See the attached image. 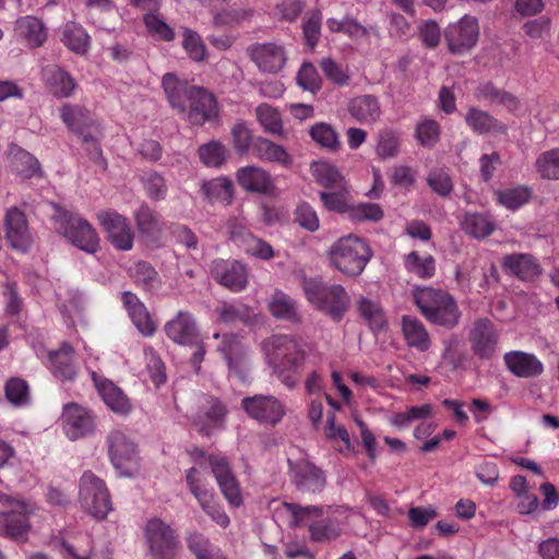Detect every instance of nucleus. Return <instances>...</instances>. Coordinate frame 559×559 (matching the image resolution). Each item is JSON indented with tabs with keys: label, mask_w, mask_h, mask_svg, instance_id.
<instances>
[{
	"label": "nucleus",
	"mask_w": 559,
	"mask_h": 559,
	"mask_svg": "<svg viewBox=\"0 0 559 559\" xmlns=\"http://www.w3.org/2000/svg\"><path fill=\"white\" fill-rule=\"evenodd\" d=\"M248 55L263 72L276 73L286 62L284 48L274 43L253 44L248 48Z\"/></svg>",
	"instance_id": "393cba45"
},
{
	"label": "nucleus",
	"mask_w": 559,
	"mask_h": 559,
	"mask_svg": "<svg viewBox=\"0 0 559 559\" xmlns=\"http://www.w3.org/2000/svg\"><path fill=\"white\" fill-rule=\"evenodd\" d=\"M413 300L423 317L431 324L448 330L459 324L461 311L454 297L448 292L429 286L416 287L413 290Z\"/></svg>",
	"instance_id": "f03ea898"
},
{
	"label": "nucleus",
	"mask_w": 559,
	"mask_h": 559,
	"mask_svg": "<svg viewBox=\"0 0 559 559\" xmlns=\"http://www.w3.org/2000/svg\"><path fill=\"white\" fill-rule=\"evenodd\" d=\"M347 111L354 120L367 126L376 123L382 115L379 98L370 94L353 97L348 102Z\"/></svg>",
	"instance_id": "7c9ffc66"
},
{
	"label": "nucleus",
	"mask_w": 559,
	"mask_h": 559,
	"mask_svg": "<svg viewBox=\"0 0 559 559\" xmlns=\"http://www.w3.org/2000/svg\"><path fill=\"white\" fill-rule=\"evenodd\" d=\"M226 414L225 405L218 399L210 396L200 407L193 425L201 435L210 437L214 430L224 427Z\"/></svg>",
	"instance_id": "a878e982"
},
{
	"label": "nucleus",
	"mask_w": 559,
	"mask_h": 559,
	"mask_svg": "<svg viewBox=\"0 0 559 559\" xmlns=\"http://www.w3.org/2000/svg\"><path fill=\"white\" fill-rule=\"evenodd\" d=\"M536 167L543 178L559 180V150L544 152L537 158Z\"/></svg>",
	"instance_id": "774afa93"
},
{
	"label": "nucleus",
	"mask_w": 559,
	"mask_h": 559,
	"mask_svg": "<svg viewBox=\"0 0 559 559\" xmlns=\"http://www.w3.org/2000/svg\"><path fill=\"white\" fill-rule=\"evenodd\" d=\"M372 255L369 243L355 235L341 237L329 250L331 265L349 277L360 275Z\"/></svg>",
	"instance_id": "20e7f679"
},
{
	"label": "nucleus",
	"mask_w": 559,
	"mask_h": 559,
	"mask_svg": "<svg viewBox=\"0 0 559 559\" xmlns=\"http://www.w3.org/2000/svg\"><path fill=\"white\" fill-rule=\"evenodd\" d=\"M241 406L250 418L271 427L280 424L286 415L285 405L274 395L247 396L242 399Z\"/></svg>",
	"instance_id": "9b49d317"
},
{
	"label": "nucleus",
	"mask_w": 559,
	"mask_h": 559,
	"mask_svg": "<svg viewBox=\"0 0 559 559\" xmlns=\"http://www.w3.org/2000/svg\"><path fill=\"white\" fill-rule=\"evenodd\" d=\"M479 37V24L475 16L465 14L451 23L444 31V38L451 53H463L476 46Z\"/></svg>",
	"instance_id": "4468645a"
},
{
	"label": "nucleus",
	"mask_w": 559,
	"mask_h": 559,
	"mask_svg": "<svg viewBox=\"0 0 559 559\" xmlns=\"http://www.w3.org/2000/svg\"><path fill=\"white\" fill-rule=\"evenodd\" d=\"M531 199V191L525 187H516L498 192V201L509 210H518Z\"/></svg>",
	"instance_id": "338daca9"
},
{
	"label": "nucleus",
	"mask_w": 559,
	"mask_h": 559,
	"mask_svg": "<svg viewBox=\"0 0 559 559\" xmlns=\"http://www.w3.org/2000/svg\"><path fill=\"white\" fill-rule=\"evenodd\" d=\"M53 221L58 234L67 238L73 246L95 253L99 248V237L92 224L79 214L57 206Z\"/></svg>",
	"instance_id": "423d86ee"
},
{
	"label": "nucleus",
	"mask_w": 559,
	"mask_h": 559,
	"mask_svg": "<svg viewBox=\"0 0 559 559\" xmlns=\"http://www.w3.org/2000/svg\"><path fill=\"white\" fill-rule=\"evenodd\" d=\"M405 269L420 278H431L436 272V260L431 254L420 255L412 251L405 257Z\"/></svg>",
	"instance_id": "de8ad7c7"
},
{
	"label": "nucleus",
	"mask_w": 559,
	"mask_h": 559,
	"mask_svg": "<svg viewBox=\"0 0 559 559\" xmlns=\"http://www.w3.org/2000/svg\"><path fill=\"white\" fill-rule=\"evenodd\" d=\"M358 311L372 331H380L385 326L384 312L378 302L361 297L358 300Z\"/></svg>",
	"instance_id": "6e6d98bb"
},
{
	"label": "nucleus",
	"mask_w": 559,
	"mask_h": 559,
	"mask_svg": "<svg viewBox=\"0 0 559 559\" xmlns=\"http://www.w3.org/2000/svg\"><path fill=\"white\" fill-rule=\"evenodd\" d=\"M17 29L31 48L40 47L47 39L44 23L35 16H24L17 21Z\"/></svg>",
	"instance_id": "c03bdc74"
},
{
	"label": "nucleus",
	"mask_w": 559,
	"mask_h": 559,
	"mask_svg": "<svg viewBox=\"0 0 559 559\" xmlns=\"http://www.w3.org/2000/svg\"><path fill=\"white\" fill-rule=\"evenodd\" d=\"M310 170L317 183L326 190L348 186L337 167L328 162H314L311 164Z\"/></svg>",
	"instance_id": "37998d69"
},
{
	"label": "nucleus",
	"mask_w": 559,
	"mask_h": 559,
	"mask_svg": "<svg viewBox=\"0 0 559 559\" xmlns=\"http://www.w3.org/2000/svg\"><path fill=\"white\" fill-rule=\"evenodd\" d=\"M252 155L265 162L277 163L284 167H290L293 158L288 152L265 138L258 136L252 143Z\"/></svg>",
	"instance_id": "ea45409f"
},
{
	"label": "nucleus",
	"mask_w": 559,
	"mask_h": 559,
	"mask_svg": "<svg viewBox=\"0 0 559 559\" xmlns=\"http://www.w3.org/2000/svg\"><path fill=\"white\" fill-rule=\"evenodd\" d=\"M228 228L230 239L241 248L245 253L263 261H269L274 257L272 246L267 241L254 236L243 225L231 222Z\"/></svg>",
	"instance_id": "aec40b11"
},
{
	"label": "nucleus",
	"mask_w": 559,
	"mask_h": 559,
	"mask_svg": "<svg viewBox=\"0 0 559 559\" xmlns=\"http://www.w3.org/2000/svg\"><path fill=\"white\" fill-rule=\"evenodd\" d=\"M162 86L169 106L180 111H187V104L197 86L190 85L187 81L180 80L175 73H166L162 79Z\"/></svg>",
	"instance_id": "c85d7f7f"
},
{
	"label": "nucleus",
	"mask_w": 559,
	"mask_h": 559,
	"mask_svg": "<svg viewBox=\"0 0 559 559\" xmlns=\"http://www.w3.org/2000/svg\"><path fill=\"white\" fill-rule=\"evenodd\" d=\"M46 88L57 98H68L76 87L72 75L58 64H48L41 71Z\"/></svg>",
	"instance_id": "c756f323"
},
{
	"label": "nucleus",
	"mask_w": 559,
	"mask_h": 559,
	"mask_svg": "<svg viewBox=\"0 0 559 559\" xmlns=\"http://www.w3.org/2000/svg\"><path fill=\"white\" fill-rule=\"evenodd\" d=\"M307 300L318 310L340 321L349 308V296L340 284H326L321 280L310 278L304 282Z\"/></svg>",
	"instance_id": "39448f33"
},
{
	"label": "nucleus",
	"mask_w": 559,
	"mask_h": 559,
	"mask_svg": "<svg viewBox=\"0 0 559 559\" xmlns=\"http://www.w3.org/2000/svg\"><path fill=\"white\" fill-rule=\"evenodd\" d=\"M164 330L167 337L176 344L193 346L200 342L195 319L188 311H179L165 324Z\"/></svg>",
	"instance_id": "4be33fe9"
},
{
	"label": "nucleus",
	"mask_w": 559,
	"mask_h": 559,
	"mask_svg": "<svg viewBox=\"0 0 559 559\" xmlns=\"http://www.w3.org/2000/svg\"><path fill=\"white\" fill-rule=\"evenodd\" d=\"M216 312L218 319L227 324L237 322L249 323L253 317L251 308L241 302H223L216 309Z\"/></svg>",
	"instance_id": "603ef678"
},
{
	"label": "nucleus",
	"mask_w": 559,
	"mask_h": 559,
	"mask_svg": "<svg viewBox=\"0 0 559 559\" xmlns=\"http://www.w3.org/2000/svg\"><path fill=\"white\" fill-rule=\"evenodd\" d=\"M319 197L326 210L340 214H349L352 205L349 204L348 186L334 190L321 191Z\"/></svg>",
	"instance_id": "49530a36"
},
{
	"label": "nucleus",
	"mask_w": 559,
	"mask_h": 559,
	"mask_svg": "<svg viewBox=\"0 0 559 559\" xmlns=\"http://www.w3.org/2000/svg\"><path fill=\"white\" fill-rule=\"evenodd\" d=\"M432 414V405L427 403L418 406L408 407L405 412L394 413L390 417L389 423L397 429H405L414 420L426 419L428 417H431Z\"/></svg>",
	"instance_id": "8fccbe9b"
},
{
	"label": "nucleus",
	"mask_w": 559,
	"mask_h": 559,
	"mask_svg": "<svg viewBox=\"0 0 559 559\" xmlns=\"http://www.w3.org/2000/svg\"><path fill=\"white\" fill-rule=\"evenodd\" d=\"M204 194L212 201H228L234 193L231 180L225 177L205 182L202 187Z\"/></svg>",
	"instance_id": "680f3d73"
},
{
	"label": "nucleus",
	"mask_w": 559,
	"mask_h": 559,
	"mask_svg": "<svg viewBox=\"0 0 559 559\" xmlns=\"http://www.w3.org/2000/svg\"><path fill=\"white\" fill-rule=\"evenodd\" d=\"M503 362L510 373L521 379H535L545 371L543 361L535 354L524 350L507 352Z\"/></svg>",
	"instance_id": "5701e85b"
},
{
	"label": "nucleus",
	"mask_w": 559,
	"mask_h": 559,
	"mask_svg": "<svg viewBox=\"0 0 559 559\" xmlns=\"http://www.w3.org/2000/svg\"><path fill=\"white\" fill-rule=\"evenodd\" d=\"M145 540L153 559H174L179 546L175 531L163 520L154 518L145 525Z\"/></svg>",
	"instance_id": "9d476101"
},
{
	"label": "nucleus",
	"mask_w": 559,
	"mask_h": 559,
	"mask_svg": "<svg viewBox=\"0 0 559 559\" xmlns=\"http://www.w3.org/2000/svg\"><path fill=\"white\" fill-rule=\"evenodd\" d=\"M63 420L64 431L72 440L83 438L94 430V419L91 413L75 403L64 406Z\"/></svg>",
	"instance_id": "bb28decb"
},
{
	"label": "nucleus",
	"mask_w": 559,
	"mask_h": 559,
	"mask_svg": "<svg viewBox=\"0 0 559 559\" xmlns=\"http://www.w3.org/2000/svg\"><path fill=\"white\" fill-rule=\"evenodd\" d=\"M130 276L145 290L158 287L160 280L156 270L146 261H138L130 267Z\"/></svg>",
	"instance_id": "3c124183"
},
{
	"label": "nucleus",
	"mask_w": 559,
	"mask_h": 559,
	"mask_svg": "<svg viewBox=\"0 0 559 559\" xmlns=\"http://www.w3.org/2000/svg\"><path fill=\"white\" fill-rule=\"evenodd\" d=\"M60 118L68 129L82 136L84 142H93L96 155L102 154L94 138L87 132L93 126L94 120L91 112L85 107L74 104H63L60 108Z\"/></svg>",
	"instance_id": "412c9836"
},
{
	"label": "nucleus",
	"mask_w": 559,
	"mask_h": 559,
	"mask_svg": "<svg viewBox=\"0 0 559 559\" xmlns=\"http://www.w3.org/2000/svg\"><path fill=\"white\" fill-rule=\"evenodd\" d=\"M213 278L231 292L238 293L248 284V271L239 261L215 260L211 266Z\"/></svg>",
	"instance_id": "6ab92c4d"
},
{
	"label": "nucleus",
	"mask_w": 559,
	"mask_h": 559,
	"mask_svg": "<svg viewBox=\"0 0 559 559\" xmlns=\"http://www.w3.org/2000/svg\"><path fill=\"white\" fill-rule=\"evenodd\" d=\"M135 222L139 231L143 235L155 237L160 231L158 218L147 205H142L136 211Z\"/></svg>",
	"instance_id": "e2e57ef3"
},
{
	"label": "nucleus",
	"mask_w": 559,
	"mask_h": 559,
	"mask_svg": "<svg viewBox=\"0 0 559 559\" xmlns=\"http://www.w3.org/2000/svg\"><path fill=\"white\" fill-rule=\"evenodd\" d=\"M147 33L156 40L170 43L175 39V31L156 13H146L143 16Z\"/></svg>",
	"instance_id": "13d9d810"
},
{
	"label": "nucleus",
	"mask_w": 559,
	"mask_h": 559,
	"mask_svg": "<svg viewBox=\"0 0 559 559\" xmlns=\"http://www.w3.org/2000/svg\"><path fill=\"white\" fill-rule=\"evenodd\" d=\"M209 463L222 495L231 507H239L242 503V496L239 483L236 479L228 459L222 455L211 454L209 456Z\"/></svg>",
	"instance_id": "dca6fc26"
},
{
	"label": "nucleus",
	"mask_w": 559,
	"mask_h": 559,
	"mask_svg": "<svg viewBox=\"0 0 559 559\" xmlns=\"http://www.w3.org/2000/svg\"><path fill=\"white\" fill-rule=\"evenodd\" d=\"M60 40L72 52L84 56L91 46V37L79 23L69 21L60 27Z\"/></svg>",
	"instance_id": "c9c22d12"
},
{
	"label": "nucleus",
	"mask_w": 559,
	"mask_h": 559,
	"mask_svg": "<svg viewBox=\"0 0 559 559\" xmlns=\"http://www.w3.org/2000/svg\"><path fill=\"white\" fill-rule=\"evenodd\" d=\"M402 331L406 344L416 348L418 352H427L431 346V341L426 326L420 320L411 316L402 317Z\"/></svg>",
	"instance_id": "58836bf2"
},
{
	"label": "nucleus",
	"mask_w": 559,
	"mask_h": 559,
	"mask_svg": "<svg viewBox=\"0 0 559 559\" xmlns=\"http://www.w3.org/2000/svg\"><path fill=\"white\" fill-rule=\"evenodd\" d=\"M7 400L16 407L26 406L29 403V385L20 377L10 378L4 384Z\"/></svg>",
	"instance_id": "864d4df0"
},
{
	"label": "nucleus",
	"mask_w": 559,
	"mask_h": 559,
	"mask_svg": "<svg viewBox=\"0 0 559 559\" xmlns=\"http://www.w3.org/2000/svg\"><path fill=\"white\" fill-rule=\"evenodd\" d=\"M4 231L9 245L21 252H26L32 243L28 224L24 212L16 206H12L7 211L4 217Z\"/></svg>",
	"instance_id": "a211bd4d"
},
{
	"label": "nucleus",
	"mask_w": 559,
	"mask_h": 559,
	"mask_svg": "<svg viewBox=\"0 0 559 559\" xmlns=\"http://www.w3.org/2000/svg\"><path fill=\"white\" fill-rule=\"evenodd\" d=\"M271 314L283 321L298 323L301 321V314L297 301L282 290H276L269 302Z\"/></svg>",
	"instance_id": "a19ab883"
},
{
	"label": "nucleus",
	"mask_w": 559,
	"mask_h": 559,
	"mask_svg": "<svg viewBox=\"0 0 559 559\" xmlns=\"http://www.w3.org/2000/svg\"><path fill=\"white\" fill-rule=\"evenodd\" d=\"M79 496L82 508L95 519L104 520L112 510L105 481L91 471L84 472L80 479Z\"/></svg>",
	"instance_id": "0eeeda50"
},
{
	"label": "nucleus",
	"mask_w": 559,
	"mask_h": 559,
	"mask_svg": "<svg viewBox=\"0 0 559 559\" xmlns=\"http://www.w3.org/2000/svg\"><path fill=\"white\" fill-rule=\"evenodd\" d=\"M48 359L55 377L62 381L74 380L78 365L74 348L69 342H62L57 350L49 352Z\"/></svg>",
	"instance_id": "cd10ccee"
},
{
	"label": "nucleus",
	"mask_w": 559,
	"mask_h": 559,
	"mask_svg": "<svg viewBox=\"0 0 559 559\" xmlns=\"http://www.w3.org/2000/svg\"><path fill=\"white\" fill-rule=\"evenodd\" d=\"M348 217L354 223L379 222L383 218V211L376 203H359L352 205Z\"/></svg>",
	"instance_id": "0e129e2a"
},
{
	"label": "nucleus",
	"mask_w": 559,
	"mask_h": 559,
	"mask_svg": "<svg viewBox=\"0 0 559 559\" xmlns=\"http://www.w3.org/2000/svg\"><path fill=\"white\" fill-rule=\"evenodd\" d=\"M325 78L337 86H347L350 81V75L347 67L337 63L332 58H323L319 62Z\"/></svg>",
	"instance_id": "052dcab7"
},
{
	"label": "nucleus",
	"mask_w": 559,
	"mask_h": 559,
	"mask_svg": "<svg viewBox=\"0 0 559 559\" xmlns=\"http://www.w3.org/2000/svg\"><path fill=\"white\" fill-rule=\"evenodd\" d=\"M122 302L139 332L146 337L154 335L156 324L138 296L131 292H124L122 294Z\"/></svg>",
	"instance_id": "473e14b6"
},
{
	"label": "nucleus",
	"mask_w": 559,
	"mask_h": 559,
	"mask_svg": "<svg viewBox=\"0 0 559 559\" xmlns=\"http://www.w3.org/2000/svg\"><path fill=\"white\" fill-rule=\"evenodd\" d=\"M499 340L500 333L488 318L476 319L468 332L471 349L480 360H489L496 355Z\"/></svg>",
	"instance_id": "f8f14e48"
},
{
	"label": "nucleus",
	"mask_w": 559,
	"mask_h": 559,
	"mask_svg": "<svg viewBox=\"0 0 559 559\" xmlns=\"http://www.w3.org/2000/svg\"><path fill=\"white\" fill-rule=\"evenodd\" d=\"M186 483L202 510L219 526L227 527L229 518L215 500L213 489L209 487L203 474L198 468L191 467L186 471Z\"/></svg>",
	"instance_id": "1a4fd4ad"
},
{
	"label": "nucleus",
	"mask_w": 559,
	"mask_h": 559,
	"mask_svg": "<svg viewBox=\"0 0 559 559\" xmlns=\"http://www.w3.org/2000/svg\"><path fill=\"white\" fill-rule=\"evenodd\" d=\"M309 134L316 143L331 152H336L341 147L337 132L326 122H318L312 126Z\"/></svg>",
	"instance_id": "5fc2aeb1"
},
{
	"label": "nucleus",
	"mask_w": 559,
	"mask_h": 559,
	"mask_svg": "<svg viewBox=\"0 0 559 559\" xmlns=\"http://www.w3.org/2000/svg\"><path fill=\"white\" fill-rule=\"evenodd\" d=\"M0 501L11 507L9 511H0V536L15 540L25 539L31 527L26 504L5 493H0Z\"/></svg>",
	"instance_id": "ddd939ff"
},
{
	"label": "nucleus",
	"mask_w": 559,
	"mask_h": 559,
	"mask_svg": "<svg viewBox=\"0 0 559 559\" xmlns=\"http://www.w3.org/2000/svg\"><path fill=\"white\" fill-rule=\"evenodd\" d=\"M106 443L114 468L121 476H132L138 471L140 461L136 443L121 430L110 431Z\"/></svg>",
	"instance_id": "6e6552de"
},
{
	"label": "nucleus",
	"mask_w": 559,
	"mask_h": 559,
	"mask_svg": "<svg viewBox=\"0 0 559 559\" xmlns=\"http://www.w3.org/2000/svg\"><path fill=\"white\" fill-rule=\"evenodd\" d=\"M415 136L423 146L432 147L439 141L440 126L436 120L426 118L417 123Z\"/></svg>",
	"instance_id": "69168bd1"
},
{
	"label": "nucleus",
	"mask_w": 559,
	"mask_h": 559,
	"mask_svg": "<svg viewBox=\"0 0 559 559\" xmlns=\"http://www.w3.org/2000/svg\"><path fill=\"white\" fill-rule=\"evenodd\" d=\"M293 472V481L297 489L302 492H320L325 486V475L318 466L307 460L295 463L289 461Z\"/></svg>",
	"instance_id": "b1692460"
},
{
	"label": "nucleus",
	"mask_w": 559,
	"mask_h": 559,
	"mask_svg": "<svg viewBox=\"0 0 559 559\" xmlns=\"http://www.w3.org/2000/svg\"><path fill=\"white\" fill-rule=\"evenodd\" d=\"M93 379L103 401L111 411L122 415L131 411L129 399L114 382L107 379L98 381L95 372H93Z\"/></svg>",
	"instance_id": "e433bc0d"
},
{
	"label": "nucleus",
	"mask_w": 559,
	"mask_h": 559,
	"mask_svg": "<svg viewBox=\"0 0 559 559\" xmlns=\"http://www.w3.org/2000/svg\"><path fill=\"white\" fill-rule=\"evenodd\" d=\"M228 151L219 141H210L198 150L200 160L207 167H219L227 158Z\"/></svg>",
	"instance_id": "4d7b16f0"
},
{
	"label": "nucleus",
	"mask_w": 559,
	"mask_h": 559,
	"mask_svg": "<svg viewBox=\"0 0 559 559\" xmlns=\"http://www.w3.org/2000/svg\"><path fill=\"white\" fill-rule=\"evenodd\" d=\"M238 183L247 191L269 193L273 182L269 173L255 166L242 167L237 171Z\"/></svg>",
	"instance_id": "4c0bfd02"
},
{
	"label": "nucleus",
	"mask_w": 559,
	"mask_h": 559,
	"mask_svg": "<svg viewBox=\"0 0 559 559\" xmlns=\"http://www.w3.org/2000/svg\"><path fill=\"white\" fill-rule=\"evenodd\" d=\"M465 122L477 134H506L507 126L491 116L488 111L471 107L465 116Z\"/></svg>",
	"instance_id": "f704fd0d"
},
{
	"label": "nucleus",
	"mask_w": 559,
	"mask_h": 559,
	"mask_svg": "<svg viewBox=\"0 0 559 559\" xmlns=\"http://www.w3.org/2000/svg\"><path fill=\"white\" fill-rule=\"evenodd\" d=\"M194 126H203L218 116L215 96L203 87L197 86L187 104V111H180Z\"/></svg>",
	"instance_id": "f3484780"
},
{
	"label": "nucleus",
	"mask_w": 559,
	"mask_h": 559,
	"mask_svg": "<svg viewBox=\"0 0 559 559\" xmlns=\"http://www.w3.org/2000/svg\"><path fill=\"white\" fill-rule=\"evenodd\" d=\"M285 510L293 516L296 525H307L309 538L313 543H325L336 539L343 532L342 522L330 515L323 507H302L294 502H284Z\"/></svg>",
	"instance_id": "7ed1b4c3"
},
{
	"label": "nucleus",
	"mask_w": 559,
	"mask_h": 559,
	"mask_svg": "<svg viewBox=\"0 0 559 559\" xmlns=\"http://www.w3.org/2000/svg\"><path fill=\"white\" fill-rule=\"evenodd\" d=\"M307 345L293 335H273L263 343V350L273 374L288 389H294L307 359Z\"/></svg>",
	"instance_id": "f257e3e1"
},
{
	"label": "nucleus",
	"mask_w": 559,
	"mask_h": 559,
	"mask_svg": "<svg viewBox=\"0 0 559 559\" xmlns=\"http://www.w3.org/2000/svg\"><path fill=\"white\" fill-rule=\"evenodd\" d=\"M255 116L264 132L278 136L283 135V121L276 108L269 104H261L255 108Z\"/></svg>",
	"instance_id": "09e8293b"
},
{
	"label": "nucleus",
	"mask_w": 559,
	"mask_h": 559,
	"mask_svg": "<svg viewBox=\"0 0 559 559\" xmlns=\"http://www.w3.org/2000/svg\"><path fill=\"white\" fill-rule=\"evenodd\" d=\"M11 168L24 179L40 176L41 173L38 159L23 148H17L12 154Z\"/></svg>",
	"instance_id": "a18cd8bd"
},
{
	"label": "nucleus",
	"mask_w": 559,
	"mask_h": 559,
	"mask_svg": "<svg viewBox=\"0 0 559 559\" xmlns=\"http://www.w3.org/2000/svg\"><path fill=\"white\" fill-rule=\"evenodd\" d=\"M221 350L229 369L243 380L246 378L245 359L247 356V348L239 337L235 334L224 335Z\"/></svg>",
	"instance_id": "72a5a7b5"
},
{
	"label": "nucleus",
	"mask_w": 559,
	"mask_h": 559,
	"mask_svg": "<svg viewBox=\"0 0 559 559\" xmlns=\"http://www.w3.org/2000/svg\"><path fill=\"white\" fill-rule=\"evenodd\" d=\"M501 265L507 274L521 281H533L542 272L539 263L530 253L508 254L503 258Z\"/></svg>",
	"instance_id": "2f4dec72"
},
{
	"label": "nucleus",
	"mask_w": 559,
	"mask_h": 559,
	"mask_svg": "<svg viewBox=\"0 0 559 559\" xmlns=\"http://www.w3.org/2000/svg\"><path fill=\"white\" fill-rule=\"evenodd\" d=\"M182 48L190 59L197 62L206 59V48L201 36L193 29L182 28Z\"/></svg>",
	"instance_id": "bf43d9fd"
},
{
	"label": "nucleus",
	"mask_w": 559,
	"mask_h": 559,
	"mask_svg": "<svg viewBox=\"0 0 559 559\" xmlns=\"http://www.w3.org/2000/svg\"><path fill=\"white\" fill-rule=\"evenodd\" d=\"M462 230L475 239H485L490 236L496 224L488 214L467 212L461 219Z\"/></svg>",
	"instance_id": "79ce46f5"
},
{
	"label": "nucleus",
	"mask_w": 559,
	"mask_h": 559,
	"mask_svg": "<svg viewBox=\"0 0 559 559\" xmlns=\"http://www.w3.org/2000/svg\"><path fill=\"white\" fill-rule=\"evenodd\" d=\"M99 225L107 234L110 243L121 251L133 247L134 233L128 219L114 210L102 211L97 214Z\"/></svg>",
	"instance_id": "2eb2a0df"
}]
</instances>
